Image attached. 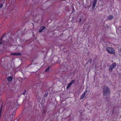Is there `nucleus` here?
<instances>
[{
	"label": "nucleus",
	"instance_id": "1",
	"mask_svg": "<svg viewBox=\"0 0 121 121\" xmlns=\"http://www.w3.org/2000/svg\"><path fill=\"white\" fill-rule=\"evenodd\" d=\"M104 89V95L105 96L109 95L110 94V91L108 88L107 87H105Z\"/></svg>",
	"mask_w": 121,
	"mask_h": 121
},
{
	"label": "nucleus",
	"instance_id": "2",
	"mask_svg": "<svg viewBox=\"0 0 121 121\" xmlns=\"http://www.w3.org/2000/svg\"><path fill=\"white\" fill-rule=\"evenodd\" d=\"M107 49L108 52L110 54H113L115 53V50L112 48L108 47L107 48Z\"/></svg>",
	"mask_w": 121,
	"mask_h": 121
},
{
	"label": "nucleus",
	"instance_id": "3",
	"mask_svg": "<svg viewBox=\"0 0 121 121\" xmlns=\"http://www.w3.org/2000/svg\"><path fill=\"white\" fill-rule=\"evenodd\" d=\"M115 63H113L112 65L110 66L109 69V71H111L115 67Z\"/></svg>",
	"mask_w": 121,
	"mask_h": 121
},
{
	"label": "nucleus",
	"instance_id": "4",
	"mask_svg": "<svg viewBox=\"0 0 121 121\" xmlns=\"http://www.w3.org/2000/svg\"><path fill=\"white\" fill-rule=\"evenodd\" d=\"M74 80L70 82L68 85L66 87V89H68L73 84L74 82Z\"/></svg>",
	"mask_w": 121,
	"mask_h": 121
},
{
	"label": "nucleus",
	"instance_id": "5",
	"mask_svg": "<svg viewBox=\"0 0 121 121\" xmlns=\"http://www.w3.org/2000/svg\"><path fill=\"white\" fill-rule=\"evenodd\" d=\"M97 2V0H94L93 2V6L92 7V9L94 10L95 8V5L96 4Z\"/></svg>",
	"mask_w": 121,
	"mask_h": 121
},
{
	"label": "nucleus",
	"instance_id": "6",
	"mask_svg": "<svg viewBox=\"0 0 121 121\" xmlns=\"http://www.w3.org/2000/svg\"><path fill=\"white\" fill-rule=\"evenodd\" d=\"M86 91H85L82 94V95L80 97V99H83L85 95L86 94Z\"/></svg>",
	"mask_w": 121,
	"mask_h": 121
},
{
	"label": "nucleus",
	"instance_id": "7",
	"mask_svg": "<svg viewBox=\"0 0 121 121\" xmlns=\"http://www.w3.org/2000/svg\"><path fill=\"white\" fill-rule=\"evenodd\" d=\"M11 55H13L16 56V55H20L21 54L20 53H11Z\"/></svg>",
	"mask_w": 121,
	"mask_h": 121
},
{
	"label": "nucleus",
	"instance_id": "8",
	"mask_svg": "<svg viewBox=\"0 0 121 121\" xmlns=\"http://www.w3.org/2000/svg\"><path fill=\"white\" fill-rule=\"evenodd\" d=\"M45 27L44 26H43L41 27L40 29H39V32H42L44 30V29H45Z\"/></svg>",
	"mask_w": 121,
	"mask_h": 121
},
{
	"label": "nucleus",
	"instance_id": "9",
	"mask_svg": "<svg viewBox=\"0 0 121 121\" xmlns=\"http://www.w3.org/2000/svg\"><path fill=\"white\" fill-rule=\"evenodd\" d=\"M8 81H12V78L11 77H9L7 78Z\"/></svg>",
	"mask_w": 121,
	"mask_h": 121
},
{
	"label": "nucleus",
	"instance_id": "10",
	"mask_svg": "<svg viewBox=\"0 0 121 121\" xmlns=\"http://www.w3.org/2000/svg\"><path fill=\"white\" fill-rule=\"evenodd\" d=\"M113 17L112 16H109L108 18V20H110L112 19Z\"/></svg>",
	"mask_w": 121,
	"mask_h": 121
},
{
	"label": "nucleus",
	"instance_id": "11",
	"mask_svg": "<svg viewBox=\"0 0 121 121\" xmlns=\"http://www.w3.org/2000/svg\"><path fill=\"white\" fill-rule=\"evenodd\" d=\"M49 67H48L47 69H46L45 70V71L46 72H47L48 71L49 69Z\"/></svg>",
	"mask_w": 121,
	"mask_h": 121
},
{
	"label": "nucleus",
	"instance_id": "12",
	"mask_svg": "<svg viewBox=\"0 0 121 121\" xmlns=\"http://www.w3.org/2000/svg\"><path fill=\"white\" fill-rule=\"evenodd\" d=\"M3 6V4H0V8H1Z\"/></svg>",
	"mask_w": 121,
	"mask_h": 121
},
{
	"label": "nucleus",
	"instance_id": "13",
	"mask_svg": "<svg viewBox=\"0 0 121 121\" xmlns=\"http://www.w3.org/2000/svg\"><path fill=\"white\" fill-rule=\"evenodd\" d=\"M81 18H80V19H79V20L80 21H81Z\"/></svg>",
	"mask_w": 121,
	"mask_h": 121
},
{
	"label": "nucleus",
	"instance_id": "14",
	"mask_svg": "<svg viewBox=\"0 0 121 121\" xmlns=\"http://www.w3.org/2000/svg\"><path fill=\"white\" fill-rule=\"evenodd\" d=\"M13 113V114H15V112H14Z\"/></svg>",
	"mask_w": 121,
	"mask_h": 121
},
{
	"label": "nucleus",
	"instance_id": "15",
	"mask_svg": "<svg viewBox=\"0 0 121 121\" xmlns=\"http://www.w3.org/2000/svg\"><path fill=\"white\" fill-rule=\"evenodd\" d=\"M25 94V93H23V95H24Z\"/></svg>",
	"mask_w": 121,
	"mask_h": 121
}]
</instances>
